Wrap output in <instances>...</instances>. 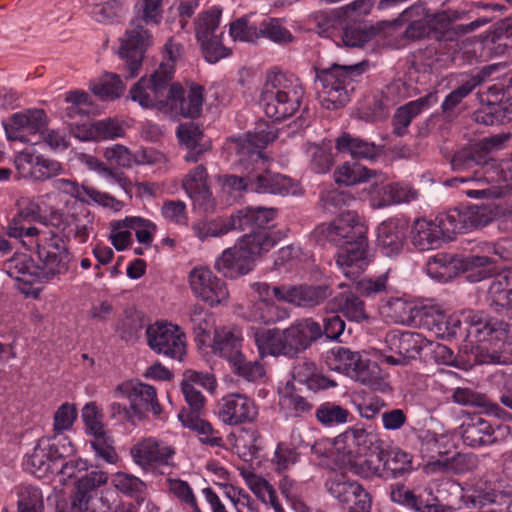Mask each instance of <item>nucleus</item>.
Here are the masks:
<instances>
[{"label": "nucleus", "mask_w": 512, "mask_h": 512, "mask_svg": "<svg viewBox=\"0 0 512 512\" xmlns=\"http://www.w3.org/2000/svg\"><path fill=\"white\" fill-rule=\"evenodd\" d=\"M269 227V224L248 227L238 245L224 250L215 260L217 272L231 279L248 274L255 259L272 249L280 239Z\"/></svg>", "instance_id": "4"}, {"label": "nucleus", "mask_w": 512, "mask_h": 512, "mask_svg": "<svg viewBox=\"0 0 512 512\" xmlns=\"http://www.w3.org/2000/svg\"><path fill=\"white\" fill-rule=\"evenodd\" d=\"M257 414L254 401L242 394L227 395L219 404L218 416L228 425L251 422Z\"/></svg>", "instance_id": "26"}, {"label": "nucleus", "mask_w": 512, "mask_h": 512, "mask_svg": "<svg viewBox=\"0 0 512 512\" xmlns=\"http://www.w3.org/2000/svg\"><path fill=\"white\" fill-rule=\"evenodd\" d=\"M407 225L398 218H389L377 228V246L386 257L395 258L404 249Z\"/></svg>", "instance_id": "27"}, {"label": "nucleus", "mask_w": 512, "mask_h": 512, "mask_svg": "<svg viewBox=\"0 0 512 512\" xmlns=\"http://www.w3.org/2000/svg\"><path fill=\"white\" fill-rule=\"evenodd\" d=\"M281 409L285 412L287 417H301L304 414L310 413L312 404L296 390L284 393L280 397Z\"/></svg>", "instance_id": "60"}, {"label": "nucleus", "mask_w": 512, "mask_h": 512, "mask_svg": "<svg viewBox=\"0 0 512 512\" xmlns=\"http://www.w3.org/2000/svg\"><path fill=\"white\" fill-rule=\"evenodd\" d=\"M46 125V114L42 109H28L14 113L3 127L8 140L30 142L28 138L42 131Z\"/></svg>", "instance_id": "21"}, {"label": "nucleus", "mask_w": 512, "mask_h": 512, "mask_svg": "<svg viewBox=\"0 0 512 512\" xmlns=\"http://www.w3.org/2000/svg\"><path fill=\"white\" fill-rule=\"evenodd\" d=\"M321 338V325L313 318L299 320L284 330L270 329L257 333L255 342L262 357H295Z\"/></svg>", "instance_id": "5"}, {"label": "nucleus", "mask_w": 512, "mask_h": 512, "mask_svg": "<svg viewBox=\"0 0 512 512\" xmlns=\"http://www.w3.org/2000/svg\"><path fill=\"white\" fill-rule=\"evenodd\" d=\"M179 142L188 150L184 159L187 162H197L201 155L209 149L202 142V130L193 122L180 124L177 128Z\"/></svg>", "instance_id": "41"}, {"label": "nucleus", "mask_w": 512, "mask_h": 512, "mask_svg": "<svg viewBox=\"0 0 512 512\" xmlns=\"http://www.w3.org/2000/svg\"><path fill=\"white\" fill-rule=\"evenodd\" d=\"M304 93L302 83L295 75L271 72L267 75L259 103L267 117L282 121L299 110Z\"/></svg>", "instance_id": "6"}, {"label": "nucleus", "mask_w": 512, "mask_h": 512, "mask_svg": "<svg viewBox=\"0 0 512 512\" xmlns=\"http://www.w3.org/2000/svg\"><path fill=\"white\" fill-rule=\"evenodd\" d=\"M289 317L285 308L277 306L269 299H261L254 302L250 309V318L257 323L271 325Z\"/></svg>", "instance_id": "51"}, {"label": "nucleus", "mask_w": 512, "mask_h": 512, "mask_svg": "<svg viewBox=\"0 0 512 512\" xmlns=\"http://www.w3.org/2000/svg\"><path fill=\"white\" fill-rule=\"evenodd\" d=\"M442 220V213L437 216V222L417 219L411 229L412 245L419 251H428L439 248L444 239L452 240L455 233L445 230Z\"/></svg>", "instance_id": "23"}, {"label": "nucleus", "mask_w": 512, "mask_h": 512, "mask_svg": "<svg viewBox=\"0 0 512 512\" xmlns=\"http://www.w3.org/2000/svg\"><path fill=\"white\" fill-rule=\"evenodd\" d=\"M492 160L486 143L465 147L455 152L449 162L453 171H464L474 166H483Z\"/></svg>", "instance_id": "38"}, {"label": "nucleus", "mask_w": 512, "mask_h": 512, "mask_svg": "<svg viewBox=\"0 0 512 512\" xmlns=\"http://www.w3.org/2000/svg\"><path fill=\"white\" fill-rule=\"evenodd\" d=\"M448 186H458L459 184H468L470 187L462 189V193L470 198L486 199L487 201L496 200L501 192L498 187L490 186L486 181L480 178L456 177L446 181Z\"/></svg>", "instance_id": "50"}, {"label": "nucleus", "mask_w": 512, "mask_h": 512, "mask_svg": "<svg viewBox=\"0 0 512 512\" xmlns=\"http://www.w3.org/2000/svg\"><path fill=\"white\" fill-rule=\"evenodd\" d=\"M293 380L306 385L311 391L326 390L335 387L337 383L317 372L314 362L307 359L298 360L292 368Z\"/></svg>", "instance_id": "37"}, {"label": "nucleus", "mask_w": 512, "mask_h": 512, "mask_svg": "<svg viewBox=\"0 0 512 512\" xmlns=\"http://www.w3.org/2000/svg\"><path fill=\"white\" fill-rule=\"evenodd\" d=\"M18 512H44L43 496L38 488L27 486L19 492Z\"/></svg>", "instance_id": "64"}, {"label": "nucleus", "mask_w": 512, "mask_h": 512, "mask_svg": "<svg viewBox=\"0 0 512 512\" xmlns=\"http://www.w3.org/2000/svg\"><path fill=\"white\" fill-rule=\"evenodd\" d=\"M315 416L323 426L332 427L346 423L349 411L333 402H324L316 409Z\"/></svg>", "instance_id": "61"}, {"label": "nucleus", "mask_w": 512, "mask_h": 512, "mask_svg": "<svg viewBox=\"0 0 512 512\" xmlns=\"http://www.w3.org/2000/svg\"><path fill=\"white\" fill-rule=\"evenodd\" d=\"M335 181L339 185L351 186L361 182H367L372 177L378 178V171L368 169L359 163H345L334 173Z\"/></svg>", "instance_id": "52"}, {"label": "nucleus", "mask_w": 512, "mask_h": 512, "mask_svg": "<svg viewBox=\"0 0 512 512\" xmlns=\"http://www.w3.org/2000/svg\"><path fill=\"white\" fill-rule=\"evenodd\" d=\"M367 67L366 61L352 65L333 63L328 68L315 66V80L321 84V90L318 92L321 106L327 110L344 107L350 101L355 84L359 82Z\"/></svg>", "instance_id": "7"}, {"label": "nucleus", "mask_w": 512, "mask_h": 512, "mask_svg": "<svg viewBox=\"0 0 512 512\" xmlns=\"http://www.w3.org/2000/svg\"><path fill=\"white\" fill-rule=\"evenodd\" d=\"M330 305L333 310L343 313L350 321L360 323L369 319L364 301L351 290L338 293L331 299Z\"/></svg>", "instance_id": "40"}, {"label": "nucleus", "mask_w": 512, "mask_h": 512, "mask_svg": "<svg viewBox=\"0 0 512 512\" xmlns=\"http://www.w3.org/2000/svg\"><path fill=\"white\" fill-rule=\"evenodd\" d=\"M15 217L19 218L22 222H39L45 226H53L55 228H60L64 222V214L58 210L52 211L48 217L40 215V207L35 202H29Z\"/></svg>", "instance_id": "55"}, {"label": "nucleus", "mask_w": 512, "mask_h": 512, "mask_svg": "<svg viewBox=\"0 0 512 512\" xmlns=\"http://www.w3.org/2000/svg\"><path fill=\"white\" fill-rule=\"evenodd\" d=\"M51 462L45 440L41 439L34 447L33 452L27 456L24 466L30 473L42 477V475L51 470Z\"/></svg>", "instance_id": "57"}, {"label": "nucleus", "mask_w": 512, "mask_h": 512, "mask_svg": "<svg viewBox=\"0 0 512 512\" xmlns=\"http://www.w3.org/2000/svg\"><path fill=\"white\" fill-rule=\"evenodd\" d=\"M486 303L496 313L512 314V291L500 272L489 283Z\"/></svg>", "instance_id": "39"}, {"label": "nucleus", "mask_w": 512, "mask_h": 512, "mask_svg": "<svg viewBox=\"0 0 512 512\" xmlns=\"http://www.w3.org/2000/svg\"><path fill=\"white\" fill-rule=\"evenodd\" d=\"M385 479L399 478L409 474L412 470V456L400 448L384 449Z\"/></svg>", "instance_id": "49"}, {"label": "nucleus", "mask_w": 512, "mask_h": 512, "mask_svg": "<svg viewBox=\"0 0 512 512\" xmlns=\"http://www.w3.org/2000/svg\"><path fill=\"white\" fill-rule=\"evenodd\" d=\"M327 363L330 369L343 373L351 379L369 387L379 380V368L375 362L364 359L357 351L338 346L328 352Z\"/></svg>", "instance_id": "12"}, {"label": "nucleus", "mask_w": 512, "mask_h": 512, "mask_svg": "<svg viewBox=\"0 0 512 512\" xmlns=\"http://www.w3.org/2000/svg\"><path fill=\"white\" fill-rule=\"evenodd\" d=\"M470 323L469 334L473 335L486 352L484 362L493 364L512 363V341H507L508 324L488 317L484 312L470 311L466 317Z\"/></svg>", "instance_id": "8"}, {"label": "nucleus", "mask_w": 512, "mask_h": 512, "mask_svg": "<svg viewBox=\"0 0 512 512\" xmlns=\"http://www.w3.org/2000/svg\"><path fill=\"white\" fill-rule=\"evenodd\" d=\"M350 22L347 20L342 28V32L337 34L342 43L347 47L364 46L380 32L384 31L388 24L385 20L379 21L375 25L356 22L351 24Z\"/></svg>", "instance_id": "36"}, {"label": "nucleus", "mask_w": 512, "mask_h": 512, "mask_svg": "<svg viewBox=\"0 0 512 512\" xmlns=\"http://www.w3.org/2000/svg\"><path fill=\"white\" fill-rule=\"evenodd\" d=\"M52 187L61 193L78 199L81 202H89L92 200L96 203L107 205V200L112 199L108 195L101 193L92 187L79 185L76 181L69 179H54L52 181Z\"/></svg>", "instance_id": "45"}, {"label": "nucleus", "mask_w": 512, "mask_h": 512, "mask_svg": "<svg viewBox=\"0 0 512 512\" xmlns=\"http://www.w3.org/2000/svg\"><path fill=\"white\" fill-rule=\"evenodd\" d=\"M453 399L461 405L483 407L488 414L497 418H505L507 414L497 403H493L484 396L477 395L466 388H458L453 394Z\"/></svg>", "instance_id": "53"}, {"label": "nucleus", "mask_w": 512, "mask_h": 512, "mask_svg": "<svg viewBox=\"0 0 512 512\" xmlns=\"http://www.w3.org/2000/svg\"><path fill=\"white\" fill-rule=\"evenodd\" d=\"M463 271V257L454 254L437 253L426 263V272L432 279L447 282Z\"/></svg>", "instance_id": "34"}, {"label": "nucleus", "mask_w": 512, "mask_h": 512, "mask_svg": "<svg viewBox=\"0 0 512 512\" xmlns=\"http://www.w3.org/2000/svg\"><path fill=\"white\" fill-rule=\"evenodd\" d=\"M316 21V32L322 37L334 39L336 31L342 30L347 19L341 8H336L320 12L316 16Z\"/></svg>", "instance_id": "54"}, {"label": "nucleus", "mask_w": 512, "mask_h": 512, "mask_svg": "<svg viewBox=\"0 0 512 512\" xmlns=\"http://www.w3.org/2000/svg\"><path fill=\"white\" fill-rule=\"evenodd\" d=\"M344 443L347 446L358 447V454L362 455L378 449L383 446V441L379 435L373 431L361 426H355L347 429L343 434L337 437L336 443Z\"/></svg>", "instance_id": "42"}, {"label": "nucleus", "mask_w": 512, "mask_h": 512, "mask_svg": "<svg viewBox=\"0 0 512 512\" xmlns=\"http://www.w3.org/2000/svg\"><path fill=\"white\" fill-rule=\"evenodd\" d=\"M365 459L362 462H357L355 457L349 451V458L347 465L349 469L356 475L370 479L373 477L385 478L384 473V448L383 446L374 449L368 453L363 454Z\"/></svg>", "instance_id": "43"}, {"label": "nucleus", "mask_w": 512, "mask_h": 512, "mask_svg": "<svg viewBox=\"0 0 512 512\" xmlns=\"http://www.w3.org/2000/svg\"><path fill=\"white\" fill-rule=\"evenodd\" d=\"M207 171L203 165L192 169L183 181V188L193 201L194 205L207 210L213 208L212 193L206 184Z\"/></svg>", "instance_id": "32"}, {"label": "nucleus", "mask_w": 512, "mask_h": 512, "mask_svg": "<svg viewBox=\"0 0 512 512\" xmlns=\"http://www.w3.org/2000/svg\"><path fill=\"white\" fill-rule=\"evenodd\" d=\"M507 426H493L480 416L469 417L460 426L461 439L464 445L471 448H480L499 443L504 437Z\"/></svg>", "instance_id": "19"}, {"label": "nucleus", "mask_w": 512, "mask_h": 512, "mask_svg": "<svg viewBox=\"0 0 512 512\" xmlns=\"http://www.w3.org/2000/svg\"><path fill=\"white\" fill-rule=\"evenodd\" d=\"M267 38L277 44L292 42L293 36L289 30L282 26L277 18L263 20L259 25V38Z\"/></svg>", "instance_id": "63"}, {"label": "nucleus", "mask_w": 512, "mask_h": 512, "mask_svg": "<svg viewBox=\"0 0 512 512\" xmlns=\"http://www.w3.org/2000/svg\"><path fill=\"white\" fill-rule=\"evenodd\" d=\"M203 88L192 86L185 91L179 83H172L168 90V99L163 104L164 111L175 116L195 118L200 115L203 104Z\"/></svg>", "instance_id": "18"}, {"label": "nucleus", "mask_w": 512, "mask_h": 512, "mask_svg": "<svg viewBox=\"0 0 512 512\" xmlns=\"http://www.w3.org/2000/svg\"><path fill=\"white\" fill-rule=\"evenodd\" d=\"M426 12V2L419 0L400 12L394 20H385L386 23H388L386 28L400 26L407 23L402 34L403 39L407 41L430 39Z\"/></svg>", "instance_id": "24"}, {"label": "nucleus", "mask_w": 512, "mask_h": 512, "mask_svg": "<svg viewBox=\"0 0 512 512\" xmlns=\"http://www.w3.org/2000/svg\"><path fill=\"white\" fill-rule=\"evenodd\" d=\"M121 65L119 69L122 71V74L117 73H106L103 75L99 83H96L92 86V92L99 97V99L103 101L114 100L120 97L125 89V84L121 80V76L126 79V75L128 74L127 69L124 66V61L121 58ZM129 78H127L128 80Z\"/></svg>", "instance_id": "48"}, {"label": "nucleus", "mask_w": 512, "mask_h": 512, "mask_svg": "<svg viewBox=\"0 0 512 512\" xmlns=\"http://www.w3.org/2000/svg\"><path fill=\"white\" fill-rule=\"evenodd\" d=\"M88 470L87 461L78 458L65 462L60 473L67 478H78L76 492L72 498L71 512H96L93 502L97 488L106 484L108 474L104 471L93 470L79 477L81 472Z\"/></svg>", "instance_id": "11"}, {"label": "nucleus", "mask_w": 512, "mask_h": 512, "mask_svg": "<svg viewBox=\"0 0 512 512\" xmlns=\"http://www.w3.org/2000/svg\"><path fill=\"white\" fill-rule=\"evenodd\" d=\"M427 23L429 38L436 40L437 42L449 43V36L452 34L450 31L451 25L448 22V18L443 11L433 12L427 7Z\"/></svg>", "instance_id": "59"}, {"label": "nucleus", "mask_w": 512, "mask_h": 512, "mask_svg": "<svg viewBox=\"0 0 512 512\" xmlns=\"http://www.w3.org/2000/svg\"><path fill=\"white\" fill-rule=\"evenodd\" d=\"M161 20L162 0H138L134 5V16L119 48V56L128 72L126 78L137 76L144 54L153 44L151 28L159 25Z\"/></svg>", "instance_id": "3"}, {"label": "nucleus", "mask_w": 512, "mask_h": 512, "mask_svg": "<svg viewBox=\"0 0 512 512\" xmlns=\"http://www.w3.org/2000/svg\"><path fill=\"white\" fill-rule=\"evenodd\" d=\"M173 73V65L160 64L149 79L142 77L133 85L130 90L131 99L143 108L163 109V104L168 99V90L172 85Z\"/></svg>", "instance_id": "13"}, {"label": "nucleus", "mask_w": 512, "mask_h": 512, "mask_svg": "<svg viewBox=\"0 0 512 512\" xmlns=\"http://www.w3.org/2000/svg\"><path fill=\"white\" fill-rule=\"evenodd\" d=\"M243 338L239 331L226 327L214 331L212 352L231 364L242 354Z\"/></svg>", "instance_id": "35"}, {"label": "nucleus", "mask_w": 512, "mask_h": 512, "mask_svg": "<svg viewBox=\"0 0 512 512\" xmlns=\"http://www.w3.org/2000/svg\"><path fill=\"white\" fill-rule=\"evenodd\" d=\"M127 397L132 410L130 413L135 421L145 419L146 413L150 411L156 416L161 413L156 390L148 384L136 383L131 385L127 391Z\"/></svg>", "instance_id": "29"}, {"label": "nucleus", "mask_w": 512, "mask_h": 512, "mask_svg": "<svg viewBox=\"0 0 512 512\" xmlns=\"http://www.w3.org/2000/svg\"><path fill=\"white\" fill-rule=\"evenodd\" d=\"M368 228L354 212L341 214L322 228L326 239L338 247L336 263L349 279H356L370 263Z\"/></svg>", "instance_id": "2"}, {"label": "nucleus", "mask_w": 512, "mask_h": 512, "mask_svg": "<svg viewBox=\"0 0 512 512\" xmlns=\"http://www.w3.org/2000/svg\"><path fill=\"white\" fill-rule=\"evenodd\" d=\"M435 103H437L436 93H428L397 108L392 117L393 134L398 137L408 134L411 122Z\"/></svg>", "instance_id": "30"}, {"label": "nucleus", "mask_w": 512, "mask_h": 512, "mask_svg": "<svg viewBox=\"0 0 512 512\" xmlns=\"http://www.w3.org/2000/svg\"><path fill=\"white\" fill-rule=\"evenodd\" d=\"M329 493L341 503H351L361 492V485L358 482L346 480L343 476H336L326 483Z\"/></svg>", "instance_id": "58"}, {"label": "nucleus", "mask_w": 512, "mask_h": 512, "mask_svg": "<svg viewBox=\"0 0 512 512\" xmlns=\"http://www.w3.org/2000/svg\"><path fill=\"white\" fill-rule=\"evenodd\" d=\"M183 426L197 432L199 441L210 447H223V438L219 431L206 420L201 419L199 415L194 413H186L181 411L178 415Z\"/></svg>", "instance_id": "44"}, {"label": "nucleus", "mask_w": 512, "mask_h": 512, "mask_svg": "<svg viewBox=\"0 0 512 512\" xmlns=\"http://www.w3.org/2000/svg\"><path fill=\"white\" fill-rule=\"evenodd\" d=\"M189 282L194 294L212 307L229 297L226 283L213 275L208 268H194L189 274Z\"/></svg>", "instance_id": "20"}, {"label": "nucleus", "mask_w": 512, "mask_h": 512, "mask_svg": "<svg viewBox=\"0 0 512 512\" xmlns=\"http://www.w3.org/2000/svg\"><path fill=\"white\" fill-rule=\"evenodd\" d=\"M222 9L213 6L200 13L195 22L196 38L201 43L203 55L209 63H216L230 54L215 31L220 24Z\"/></svg>", "instance_id": "14"}, {"label": "nucleus", "mask_w": 512, "mask_h": 512, "mask_svg": "<svg viewBox=\"0 0 512 512\" xmlns=\"http://www.w3.org/2000/svg\"><path fill=\"white\" fill-rule=\"evenodd\" d=\"M510 214L511 210L492 200L475 205H461L442 212V222L445 230L456 235L483 228Z\"/></svg>", "instance_id": "9"}, {"label": "nucleus", "mask_w": 512, "mask_h": 512, "mask_svg": "<svg viewBox=\"0 0 512 512\" xmlns=\"http://www.w3.org/2000/svg\"><path fill=\"white\" fill-rule=\"evenodd\" d=\"M470 282L493 278L496 273L495 260L488 256L468 255L463 257V271Z\"/></svg>", "instance_id": "47"}, {"label": "nucleus", "mask_w": 512, "mask_h": 512, "mask_svg": "<svg viewBox=\"0 0 512 512\" xmlns=\"http://www.w3.org/2000/svg\"><path fill=\"white\" fill-rule=\"evenodd\" d=\"M277 138L276 132L265 122L258 123L253 132H248L243 139L235 142V151L241 161H251L252 153L264 155L262 149Z\"/></svg>", "instance_id": "31"}, {"label": "nucleus", "mask_w": 512, "mask_h": 512, "mask_svg": "<svg viewBox=\"0 0 512 512\" xmlns=\"http://www.w3.org/2000/svg\"><path fill=\"white\" fill-rule=\"evenodd\" d=\"M275 208H266L262 206L246 207L231 214L227 219L213 220L209 222H198L192 226L194 234L201 241L210 237H219L227 234L229 231H246L248 227L254 225L270 224L276 217Z\"/></svg>", "instance_id": "10"}, {"label": "nucleus", "mask_w": 512, "mask_h": 512, "mask_svg": "<svg viewBox=\"0 0 512 512\" xmlns=\"http://www.w3.org/2000/svg\"><path fill=\"white\" fill-rule=\"evenodd\" d=\"M338 152L348 154L354 159L374 160L381 154V146L354 136L348 132L341 133L335 140Z\"/></svg>", "instance_id": "33"}, {"label": "nucleus", "mask_w": 512, "mask_h": 512, "mask_svg": "<svg viewBox=\"0 0 512 512\" xmlns=\"http://www.w3.org/2000/svg\"><path fill=\"white\" fill-rule=\"evenodd\" d=\"M378 178L379 181H375L369 188V193L375 200H378L377 207L410 202L417 198V191L411 186L404 183L384 184V177L381 173L378 175Z\"/></svg>", "instance_id": "28"}, {"label": "nucleus", "mask_w": 512, "mask_h": 512, "mask_svg": "<svg viewBox=\"0 0 512 512\" xmlns=\"http://www.w3.org/2000/svg\"><path fill=\"white\" fill-rule=\"evenodd\" d=\"M330 286L321 285H280L274 286L273 296L296 307L314 309L322 305L330 296Z\"/></svg>", "instance_id": "17"}, {"label": "nucleus", "mask_w": 512, "mask_h": 512, "mask_svg": "<svg viewBox=\"0 0 512 512\" xmlns=\"http://www.w3.org/2000/svg\"><path fill=\"white\" fill-rule=\"evenodd\" d=\"M130 453L137 465L147 468L151 465L173 466L175 450L162 441L148 437L136 443Z\"/></svg>", "instance_id": "25"}, {"label": "nucleus", "mask_w": 512, "mask_h": 512, "mask_svg": "<svg viewBox=\"0 0 512 512\" xmlns=\"http://www.w3.org/2000/svg\"><path fill=\"white\" fill-rule=\"evenodd\" d=\"M38 263L27 254H16L4 263L5 272L24 285L47 282L65 274L71 254L62 236L53 230L42 234L37 242Z\"/></svg>", "instance_id": "1"}, {"label": "nucleus", "mask_w": 512, "mask_h": 512, "mask_svg": "<svg viewBox=\"0 0 512 512\" xmlns=\"http://www.w3.org/2000/svg\"><path fill=\"white\" fill-rule=\"evenodd\" d=\"M267 159L259 153L251 154L253 192L286 196L295 193V185L287 176L272 173L267 169Z\"/></svg>", "instance_id": "16"}, {"label": "nucleus", "mask_w": 512, "mask_h": 512, "mask_svg": "<svg viewBox=\"0 0 512 512\" xmlns=\"http://www.w3.org/2000/svg\"><path fill=\"white\" fill-rule=\"evenodd\" d=\"M484 77L478 73L477 75L470 76L463 81L459 87L451 91L441 104V109L444 114H449L460 102L468 96L478 85L481 84Z\"/></svg>", "instance_id": "56"}, {"label": "nucleus", "mask_w": 512, "mask_h": 512, "mask_svg": "<svg viewBox=\"0 0 512 512\" xmlns=\"http://www.w3.org/2000/svg\"><path fill=\"white\" fill-rule=\"evenodd\" d=\"M87 6L98 22H110L122 11V3L117 0H87Z\"/></svg>", "instance_id": "62"}, {"label": "nucleus", "mask_w": 512, "mask_h": 512, "mask_svg": "<svg viewBox=\"0 0 512 512\" xmlns=\"http://www.w3.org/2000/svg\"><path fill=\"white\" fill-rule=\"evenodd\" d=\"M149 347L157 354L182 361L186 353L185 334L173 324L156 323L146 329Z\"/></svg>", "instance_id": "15"}, {"label": "nucleus", "mask_w": 512, "mask_h": 512, "mask_svg": "<svg viewBox=\"0 0 512 512\" xmlns=\"http://www.w3.org/2000/svg\"><path fill=\"white\" fill-rule=\"evenodd\" d=\"M425 339L417 332H392L386 336V343L394 355L385 356L390 365H405L410 359L420 355Z\"/></svg>", "instance_id": "22"}, {"label": "nucleus", "mask_w": 512, "mask_h": 512, "mask_svg": "<svg viewBox=\"0 0 512 512\" xmlns=\"http://www.w3.org/2000/svg\"><path fill=\"white\" fill-rule=\"evenodd\" d=\"M479 465V457L474 453L457 452L452 457L439 459L432 463L435 470L443 473L462 475L475 470Z\"/></svg>", "instance_id": "46"}]
</instances>
